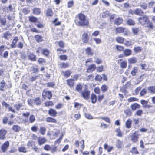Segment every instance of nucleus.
I'll list each match as a JSON object with an SVG mask.
<instances>
[{
    "mask_svg": "<svg viewBox=\"0 0 155 155\" xmlns=\"http://www.w3.org/2000/svg\"><path fill=\"white\" fill-rule=\"evenodd\" d=\"M76 25L78 26H87L89 25V21L86 16L83 14L80 13L77 15L74 21Z\"/></svg>",
    "mask_w": 155,
    "mask_h": 155,
    "instance_id": "obj_1",
    "label": "nucleus"
},
{
    "mask_svg": "<svg viewBox=\"0 0 155 155\" xmlns=\"http://www.w3.org/2000/svg\"><path fill=\"white\" fill-rule=\"evenodd\" d=\"M139 22L142 25H144L146 27L152 29L153 27L152 23L149 21L148 17L146 15H144L143 17L138 18Z\"/></svg>",
    "mask_w": 155,
    "mask_h": 155,
    "instance_id": "obj_2",
    "label": "nucleus"
},
{
    "mask_svg": "<svg viewBox=\"0 0 155 155\" xmlns=\"http://www.w3.org/2000/svg\"><path fill=\"white\" fill-rule=\"evenodd\" d=\"M74 145L76 147L79 148L80 147L79 151H82V150H84L85 148L84 141L83 140L79 141L77 140H75Z\"/></svg>",
    "mask_w": 155,
    "mask_h": 155,
    "instance_id": "obj_3",
    "label": "nucleus"
},
{
    "mask_svg": "<svg viewBox=\"0 0 155 155\" xmlns=\"http://www.w3.org/2000/svg\"><path fill=\"white\" fill-rule=\"evenodd\" d=\"M52 94L51 91H47L44 89L42 93V98L44 99H50L52 98Z\"/></svg>",
    "mask_w": 155,
    "mask_h": 155,
    "instance_id": "obj_4",
    "label": "nucleus"
},
{
    "mask_svg": "<svg viewBox=\"0 0 155 155\" xmlns=\"http://www.w3.org/2000/svg\"><path fill=\"white\" fill-rule=\"evenodd\" d=\"M43 148L46 151L50 150L52 153H54L56 152L57 150V147L54 146L51 147L49 145L47 144H45Z\"/></svg>",
    "mask_w": 155,
    "mask_h": 155,
    "instance_id": "obj_5",
    "label": "nucleus"
},
{
    "mask_svg": "<svg viewBox=\"0 0 155 155\" xmlns=\"http://www.w3.org/2000/svg\"><path fill=\"white\" fill-rule=\"evenodd\" d=\"M81 95L84 99L87 100L90 97V91L87 88H86L81 92Z\"/></svg>",
    "mask_w": 155,
    "mask_h": 155,
    "instance_id": "obj_6",
    "label": "nucleus"
},
{
    "mask_svg": "<svg viewBox=\"0 0 155 155\" xmlns=\"http://www.w3.org/2000/svg\"><path fill=\"white\" fill-rule=\"evenodd\" d=\"M0 90L2 91H5L6 88H10L12 86L11 84H10L9 85V87H7L6 85V83L4 80H2V81L0 82Z\"/></svg>",
    "mask_w": 155,
    "mask_h": 155,
    "instance_id": "obj_7",
    "label": "nucleus"
},
{
    "mask_svg": "<svg viewBox=\"0 0 155 155\" xmlns=\"http://www.w3.org/2000/svg\"><path fill=\"white\" fill-rule=\"evenodd\" d=\"M9 146L8 141H5L1 146V149L3 153L5 152Z\"/></svg>",
    "mask_w": 155,
    "mask_h": 155,
    "instance_id": "obj_8",
    "label": "nucleus"
},
{
    "mask_svg": "<svg viewBox=\"0 0 155 155\" xmlns=\"http://www.w3.org/2000/svg\"><path fill=\"white\" fill-rule=\"evenodd\" d=\"M140 134L137 132H135L131 135V140L134 142H136L138 141V139Z\"/></svg>",
    "mask_w": 155,
    "mask_h": 155,
    "instance_id": "obj_9",
    "label": "nucleus"
},
{
    "mask_svg": "<svg viewBox=\"0 0 155 155\" xmlns=\"http://www.w3.org/2000/svg\"><path fill=\"white\" fill-rule=\"evenodd\" d=\"M7 133V130L4 128L0 129V140H4L6 138V135Z\"/></svg>",
    "mask_w": 155,
    "mask_h": 155,
    "instance_id": "obj_10",
    "label": "nucleus"
},
{
    "mask_svg": "<svg viewBox=\"0 0 155 155\" xmlns=\"http://www.w3.org/2000/svg\"><path fill=\"white\" fill-rule=\"evenodd\" d=\"M47 141V140L45 137H39L38 138L37 142L39 146L44 144Z\"/></svg>",
    "mask_w": 155,
    "mask_h": 155,
    "instance_id": "obj_11",
    "label": "nucleus"
},
{
    "mask_svg": "<svg viewBox=\"0 0 155 155\" xmlns=\"http://www.w3.org/2000/svg\"><path fill=\"white\" fill-rule=\"evenodd\" d=\"M48 113L49 116L52 117H56L58 114L56 110L52 108H50L48 110Z\"/></svg>",
    "mask_w": 155,
    "mask_h": 155,
    "instance_id": "obj_12",
    "label": "nucleus"
},
{
    "mask_svg": "<svg viewBox=\"0 0 155 155\" xmlns=\"http://www.w3.org/2000/svg\"><path fill=\"white\" fill-rule=\"evenodd\" d=\"M81 39L83 42L84 43H87L89 42V37L87 33L85 32L82 36Z\"/></svg>",
    "mask_w": 155,
    "mask_h": 155,
    "instance_id": "obj_13",
    "label": "nucleus"
},
{
    "mask_svg": "<svg viewBox=\"0 0 155 155\" xmlns=\"http://www.w3.org/2000/svg\"><path fill=\"white\" fill-rule=\"evenodd\" d=\"M54 14V12L51 8H48L46 11L45 15L48 17H52Z\"/></svg>",
    "mask_w": 155,
    "mask_h": 155,
    "instance_id": "obj_14",
    "label": "nucleus"
},
{
    "mask_svg": "<svg viewBox=\"0 0 155 155\" xmlns=\"http://www.w3.org/2000/svg\"><path fill=\"white\" fill-rule=\"evenodd\" d=\"M3 106H4L6 108H8V110L9 111H11L12 113H15L16 111L12 107H10V105L7 104L6 102L5 101H3L2 103Z\"/></svg>",
    "mask_w": 155,
    "mask_h": 155,
    "instance_id": "obj_15",
    "label": "nucleus"
},
{
    "mask_svg": "<svg viewBox=\"0 0 155 155\" xmlns=\"http://www.w3.org/2000/svg\"><path fill=\"white\" fill-rule=\"evenodd\" d=\"M19 40L17 36H15L14 37L12 43L11 44V46L12 48H15L16 46V44Z\"/></svg>",
    "mask_w": 155,
    "mask_h": 155,
    "instance_id": "obj_16",
    "label": "nucleus"
},
{
    "mask_svg": "<svg viewBox=\"0 0 155 155\" xmlns=\"http://www.w3.org/2000/svg\"><path fill=\"white\" fill-rule=\"evenodd\" d=\"M67 84L70 88L74 87V79L70 78L66 80Z\"/></svg>",
    "mask_w": 155,
    "mask_h": 155,
    "instance_id": "obj_17",
    "label": "nucleus"
},
{
    "mask_svg": "<svg viewBox=\"0 0 155 155\" xmlns=\"http://www.w3.org/2000/svg\"><path fill=\"white\" fill-rule=\"evenodd\" d=\"M96 68V66L95 64H91L88 66L86 71V72L88 73H91L94 71Z\"/></svg>",
    "mask_w": 155,
    "mask_h": 155,
    "instance_id": "obj_18",
    "label": "nucleus"
},
{
    "mask_svg": "<svg viewBox=\"0 0 155 155\" xmlns=\"http://www.w3.org/2000/svg\"><path fill=\"white\" fill-rule=\"evenodd\" d=\"M12 34L9 31H7L3 34L2 37L6 40H9L11 38Z\"/></svg>",
    "mask_w": 155,
    "mask_h": 155,
    "instance_id": "obj_19",
    "label": "nucleus"
},
{
    "mask_svg": "<svg viewBox=\"0 0 155 155\" xmlns=\"http://www.w3.org/2000/svg\"><path fill=\"white\" fill-rule=\"evenodd\" d=\"M46 121L48 123H56L57 122L56 119L50 117H48L46 118Z\"/></svg>",
    "mask_w": 155,
    "mask_h": 155,
    "instance_id": "obj_20",
    "label": "nucleus"
},
{
    "mask_svg": "<svg viewBox=\"0 0 155 155\" xmlns=\"http://www.w3.org/2000/svg\"><path fill=\"white\" fill-rule=\"evenodd\" d=\"M34 38L36 41L38 43L41 42L43 41L42 36L39 35L37 34L35 35Z\"/></svg>",
    "mask_w": 155,
    "mask_h": 155,
    "instance_id": "obj_21",
    "label": "nucleus"
},
{
    "mask_svg": "<svg viewBox=\"0 0 155 155\" xmlns=\"http://www.w3.org/2000/svg\"><path fill=\"white\" fill-rule=\"evenodd\" d=\"M62 72L64 77L66 78H69L71 75L72 72L69 69L67 70L64 71H63Z\"/></svg>",
    "mask_w": 155,
    "mask_h": 155,
    "instance_id": "obj_22",
    "label": "nucleus"
},
{
    "mask_svg": "<svg viewBox=\"0 0 155 155\" xmlns=\"http://www.w3.org/2000/svg\"><path fill=\"white\" fill-rule=\"evenodd\" d=\"M28 21L31 23H35L38 21V18L33 16H29L28 17Z\"/></svg>",
    "mask_w": 155,
    "mask_h": 155,
    "instance_id": "obj_23",
    "label": "nucleus"
},
{
    "mask_svg": "<svg viewBox=\"0 0 155 155\" xmlns=\"http://www.w3.org/2000/svg\"><path fill=\"white\" fill-rule=\"evenodd\" d=\"M41 9L38 8H34L32 10V13L33 14L36 15H39L41 14Z\"/></svg>",
    "mask_w": 155,
    "mask_h": 155,
    "instance_id": "obj_24",
    "label": "nucleus"
},
{
    "mask_svg": "<svg viewBox=\"0 0 155 155\" xmlns=\"http://www.w3.org/2000/svg\"><path fill=\"white\" fill-rule=\"evenodd\" d=\"M12 129L15 132H18L21 130V127L17 125H14Z\"/></svg>",
    "mask_w": 155,
    "mask_h": 155,
    "instance_id": "obj_25",
    "label": "nucleus"
},
{
    "mask_svg": "<svg viewBox=\"0 0 155 155\" xmlns=\"http://www.w3.org/2000/svg\"><path fill=\"white\" fill-rule=\"evenodd\" d=\"M23 106V103H22L18 102L14 105V106L15 108V109L17 111H19L21 108Z\"/></svg>",
    "mask_w": 155,
    "mask_h": 155,
    "instance_id": "obj_26",
    "label": "nucleus"
},
{
    "mask_svg": "<svg viewBox=\"0 0 155 155\" xmlns=\"http://www.w3.org/2000/svg\"><path fill=\"white\" fill-rule=\"evenodd\" d=\"M34 103L37 106L40 105L42 103L41 100L39 97L35 98L34 99Z\"/></svg>",
    "mask_w": 155,
    "mask_h": 155,
    "instance_id": "obj_27",
    "label": "nucleus"
},
{
    "mask_svg": "<svg viewBox=\"0 0 155 155\" xmlns=\"http://www.w3.org/2000/svg\"><path fill=\"white\" fill-rule=\"evenodd\" d=\"M45 106L47 107H52L54 105V103L52 101H47L45 102L44 103Z\"/></svg>",
    "mask_w": 155,
    "mask_h": 155,
    "instance_id": "obj_28",
    "label": "nucleus"
},
{
    "mask_svg": "<svg viewBox=\"0 0 155 155\" xmlns=\"http://www.w3.org/2000/svg\"><path fill=\"white\" fill-rule=\"evenodd\" d=\"M28 59L33 61H35L36 60V56L33 54H30L28 56Z\"/></svg>",
    "mask_w": 155,
    "mask_h": 155,
    "instance_id": "obj_29",
    "label": "nucleus"
},
{
    "mask_svg": "<svg viewBox=\"0 0 155 155\" xmlns=\"http://www.w3.org/2000/svg\"><path fill=\"white\" fill-rule=\"evenodd\" d=\"M6 20L5 18L1 17V16L0 15V24L2 26H4L6 24Z\"/></svg>",
    "mask_w": 155,
    "mask_h": 155,
    "instance_id": "obj_30",
    "label": "nucleus"
},
{
    "mask_svg": "<svg viewBox=\"0 0 155 155\" xmlns=\"http://www.w3.org/2000/svg\"><path fill=\"white\" fill-rule=\"evenodd\" d=\"M15 18V14L14 13L9 14L7 16V18L9 21L14 20Z\"/></svg>",
    "mask_w": 155,
    "mask_h": 155,
    "instance_id": "obj_31",
    "label": "nucleus"
},
{
    "mask_svg": "<svg viewBox=\"0 0 155 155\" xmlns=\"http://www.w3.org/2000/svg\"><path fill=\"white\" fill-rule=\"evenodd\" d=\"M61 68H66L69 66V64L67 62H62L60 64Z\"/></svg>",
    "mask_w": 155,
    "mask_h": 155,
    "instance_id": "obj_32",
    "label": "nucleus"
},
{
    "mask_svg": "<svg viewBox=\"0 0 155 155\" xmlns=\"http://www.w3.org/2000/svg\"><path fill=\"white\" fill-rule=\"evenodd\" d=\"M13 8L11 5H9L8 7H5L3 8V11H5L7 13H8L9 11H12Z\"/></svg>",
    "mask_w": 155,
    "mask_h": 155,
    "instance_id": "obj_33",
    "label": "nucleus"
},
{
    "mask_svg": "<svg viewBox=\"0 0 155 155\" xmlns=\"http://www.w3.org/2000/svg\"><path fill=\"white\" fill-rule=\"evenodd\" d=\"M140 105L137 103H135L131 106L132 110H136L137 109L140 108Z\"/></svg>",
    "mask_w": 155,
    "mask_h": 155,
    "instance_id": "obj_34",
    "label": "nucleus"
},
{
    "mask_svg": "<svg viewBox=\"0 0 155 155\" xmlns=\"http://www.w3.org/2000/svg\"><path fill=\"white\" fill-rule=\"evenodd\" d=\"M18 150L20 152L26 153L27 152L26 148L24 146H21L18 148Z\"/></svg>",
    "mask_w": 155,
    "mask_h": 155,
    "instance_id": "obj_35",
    "label": "nucleus"
},
{
    "mask_svg": "<svg viewBox=\"0 0 155 155\" xmlns=\"http://www.w3.org/2000/svg\"><path fill=\"white\" fill-rule=\"evenodd\" d=\"M102 77L101 75H97V81H101L103 78L104 80L106 81L107 80V78L105 74H102Z\"/></svg>",
    "mask_w": 155,
    "mask_h": 155,
    "instance_id": "obj_36",
    "label": "nucleus"
},
{
    "mask_svg": "<svg viewBox=\"0 0 155 155\" xmlns=\"http://www.w3.org/2000/svg\"><path fill=\"white\" fill-rule=\"evenodd\" d=\"M42 54L46 57H48L50 54L49 51L47 49H44L43 50Z\"/></svg>",
    "mask_w": 155,
    "mask_h": 155,
    "instance_id": "obj_37",
    "label": "nucleus"
},
{
    "mask_svg": "<svg viewBox=\"0 0 155 155\" xmlns=\"http://www.w3.org/2000/svg\"><path fill=\"white\" fill-rule=\"evenodd\" d=\"M124 54L126 56L130 55L132 54V51L131 50L126 49L124 50L123 52Z\"/></svg>",
    "mask_w": 155,
    "mask_h": 155,
    "instance_id": "obj_38",
    "label": "nucleus"
},
{
    "mask_svg": "<svg viewBox=\"0 0 155 155\" xmlns=\"http://www.w3.org/2000/svg\"><path fill=\"white\" fill-rule=\"evenodd\" d=\"M132 121L130 119H128L126 122V126L127 128H130L131 126Z\"/></svg>",
    "mask_w": 155,
    "mask_h": 155,
    "instance_id": "obj_39",
    "label": "nucleus"
},
{
    "mask_svg": "<svg viewBox=\"0 0 155 155\" xmlns=\"http://www.w3.org/2000/svg\"><path fill=\"white\" fill-rule=\"evenodd\" d=\"M83 88V86L81 84H78L75 87V90L79 92L81 91Z\"/></svg>",
    "mask_w": 155,
    "mask_h": 155,
    "instance_id": "obj_40",
    "label": "nucleus"
},
{
    "mask_svg": "<svg viewBox=\"0 0 155 155\" xmlns=\"http://www.w3.org/2000/svg\"><path fill=\"white\" fill-rule=\"evenodd\" d=\"M22 12L25 15H27L29 13L30 10L28 8H25L22 10Z\"/></svg>",
    "mask_w": 155,
    "mask_h": 155,
    "instance_id": "obj_41",
    "label": "nucleus"
},
{
    "mask_svg": "<svg viewBox=\"0 0 155 155\" xmlns=\"http://www.w3.org/2000/svg\"><path fill=\"white\" fill-rule=\"evenodd\" d=\"M86 53L88 55H92L93 54L92 50L90 47H87L85 49Z\"/></svg>",
    "mask_w": 155,
    "mask_h": 155,
    "instance_id": "obj_42",
    "label": "nucleus"
},
{
    "mask_svg": "<svg viewBox=\"0 0 155 155\" xmlns=\"http://www.w3.org/2000/svg\"><path fill=\"white\" fill-rule=\"evenodd\" d=\"M138 70V68L137 67H134L131 71V74L133 76L135 75Z\"/></svg>",
    "mask_w": 155,
    "mask_h": 155,
    "instance_id": "obj_43",
    "label": "nucleus"
},
{
    "mask_svg": "<svg viewBox=\"0 0 155 155\" xmlns=\"http://www.w3.org/2000/svg\"><path fill=\"white\" fill-rule=\"evenodd\" d=\"M91 100L92 102L93 103H95L97 101V97L96 95L93 93L91 95Z\"/></svg>",
    "mask_w": 155,
    "mask_h": 155,
    "instance_id": "obj_44",
    "label": "nucleus"
},
{
    "mask_svg": "<svg viewBox=\"0 0 155 155\" xmlns=\"http://www.w3.org/2000/svg\"><path fill=\"white\" fill-rule=\"evenodd\" d=\"M123 22V19L121 18H118L115 21V24L118 25L121 24Z\"/></svg>",
    "mask_w": 155,
    "mask_h": 155,
    "instance_id": "obj_45",
    "label": "nucleus"
},
{
    "mask_svg": "<svg viewBox=\"0 0 155 155\" xmlns=\"http://www.w3.org/2000/svg\"><path fill=\"white\" fill-rule=\"evenodd\" d=\"M134 13L137 15H141L143 14V12L141 9H137L135 10Z\"/></svg>",
    "mask_w": 155,
    "mask_h": 155,
    "instance_id": "obj_46",
    "label": "nucleus"
},
{
    "mask_svg": "<svg viewBox=\"0 0 155 155\" xmlns=\"http://www.w3.org/2000/svg\"><path fill=\"white\" fill-rule=\"evenodd\" d=\"M56 43V42H55ZM60 48H63L65 47V45L64 42L62 41H60L58 42H56Z\"/></svg>",
    "mask_w": 155,
    "mask_h": 155,
    "instance_id": "obj_47",
    "label": "nucleus"
},
{
    "mask_svg": "<svg viewBox=\"0 0 155 155\" xmlns=\"http://www.w3.org/2000/svg\"><path fill=\"white\" fill-rule=\"evenodd\" d=\"M46 131V129L44 127H41L40 129V132L41 134L44 135Z\"/></svg>",
    "mask_w": 155,
    "mask_h": 155,
    "instance_id": "obj_48",
    "label": "nucleus"
},
{
    "mask_svg": "<svg viewBox=\"0 0 155 155\" xmlns=\"http://www.w3.org/2000/svg\"><path fill=\"white\" fill-rule=\"evenodd\" d=\"M38 62L39 64H42L43 63H45L46 62L45 59L42 58H39L38 60Z\"/></svg>",
    "mask_w": 155,
    "mask_h": 155,
    "instance_id": "obj_49",
    "label": "nucleus"
},
{
    "mask_svg": "<svg viewBox=\"0 0 155 155\" xmlns=\"http://www.w3.org/2000/svg\"><path fill=\"white\" fill-rule=\"evenodd\" d=\"M128 61L130 63L134 64L137 62V60L135 57H132L128 59Z\"/></svg>",
    "mask_w": 155,
    "mask_h": 155,
    "instance_id": "obj_50",
    "label": "nucleus"
},
{
    "mask_svg": "<svg viewBox=\"0 0 155 155\" xmlns=\"http://www.w3.org/2000/svg\"><path fill=\"white\" fill-rule=\"evenodd\" d=\"M124 113L127 117H130L132 115V112L130 109H126L124 110Z\"/></svg>",
    "mask_w": 155,
    "mask_h": 155,
    "instance_id": "obj_51",
    "label": "nucleus"
},
{
    "mask_svg": "<svg viewBox=\"0 0 155 155\" xmlns=\"http://www.w3.org/2000/svg\"><path fill=\"white\" fill-rule=\"evenodd\" d=\"M127 23L130 25H133L135 24L134 21L131 19H128L127 21Z\"/></svg>",
    "mask_w": 155,
    "mask_h": 155,
    "instance_id": "obj_52",
    "label": "nucleus"
},
{
    "mask_svg": "<svg viewBox=\"0 0 155 155\" xmlns=\"http://www.w3.org/2000/svg\"><path fill=\"white\" fill-rule=\"evenodd\" d=\"M29 120L31 123H33L35 120L34 115L33 114L31 115L29 117Z\"/></svg>",
    "mask_w": 155,
    "mask_h": 155,
    "instance_id": "obj_53",
    "label": "nucleus"
},
{
    "mask_svg": "<svg viewBox=\"0 0 155 155\" xmlns=\"http://www.w3.org/2000/svg\"><path fill=\"white\" fill-rule=\"evenodd\" d=\"M63 104L61 103H58L55 106L56 109L59 110L63 108Z\"/></svg>",
    "mask_w": 155,
    "mask_h": 155,
    "instance_id": "obj_54",
    "label": "nucleus"
},
{
    "mask_svg": "<svg viewBox=\"0 0 155 155\" xmlns=\"http://www.w3.org/2000/svg\"><path fill=\"white\" fill-rule=\"evenodd\" d=\"M74 107L75 108L80 109L83 106V105L80 104L78 103L75 102L74 103Z\"/></svg>",
    "mask_w": 155,
    "mask_h": 155,
    "instance_id": "obj_55",
    "label": "nucleus"
},
{
    "mask_svg": "<svg viewBox=\"0 0 155 155\" xmlns=\"http://www.w3.org/2000/svg\"><path fill=\"white\" fill-rule=\"evenodd\" d=\"M116 40L118 42L122 43L124 41V38L121 37H118L117 38Z\"/></svg>",
    "mask_w": 155,
    "mask_h": 155,
    "instance_id": "obj_56",
    "label": "nucleus"
},
{
    "mask_svg": "<svg viewBox=\"0 0 155 155\" xmlns=\"http://www.w3.org/2000/svg\"><path fill=\"white\" fill-rule=\"evenodd\" d=\"M147 92V89H143L140 91V96H143L146 94Z\"/></svg>",
    "mask_w": 155,
    "mask_h": 155,
    "instance_id": "obj_57",
    "label": "nucleus"
},
{
    "mask_svg": "<svg viewBox=\"0 0 155 155\" xmlns=\"http://www.w3.org/2000/svg\"><path fill=\"white\" fill-rule=\"evenodd\" d=\"M63 136V135L62 134L60 137L57 139L54 142L55 144H59L60 143L62 139Z\"/></svg>",
    "mask_w": 155,
    "mask_h": 155,
    "instance_id": "obj_58",
    "label": "nucleus"
},
{
    "mask_svg": "<svg viewBox=\"0 0 155 155\" xmlns=\"http://www.w3.org/2000/svg\"><path fill=\"white\" fill-rule=\"evenodd\" d=\"M61 60L65 61L67 59V56L66 55H61L59 56Z\"/></svg>",
    "mask_w": 155,
    "mask_h": 155,
    "instance_id": "obj_59",
    "label": "nucleus"
},
{
    "mask_svg": "<svg viewBox=\"0 0 155 155\" xmlns=\"http://www.w3.org/2000/svg\"><path fill=\"white\" fill-rule=\"evenodd\" d=\"M124 29L121 27L118 28L116 29L117 33H121L124 32Z\"/></svg>",
    "mask_w": 155,
    "mask_h": 155,
    "instance_id": "obj_60",
    "label": "nucleus"
},
{
    "mask_svg": "<svg viewBox=\"0 0 155 155\" xmlns=\"http://www.w3.org/2000/svg\"><path fill=\"white\" fill-rule=\"evenodd\" d=\"M115 131L117 133V135L119 137H122V135L119 128H117L115 130Z\"/></svg>",
    "mask_w": 155,
    "mask_h": 155,
    "instance_id": "obj_61",
    "label": "nucleus"
},
{
    "mask_svg": "<svg viewBox=\"0 0 155 155\" xmlns=\"http://www.w3.org/2000/svg\"><path fill=\"white\" fill-rule=\"evenodd\" d=\"M47 86L50 87H54L55 86V84L53 82H49L46 83Z\"/></svg>",
    "mask_w": 155,
    "mask_h": 155,
    "instance_id": "obj_62",
    "label": "nucleus"
},
{
    "mask_svg": "<svg viewBox=\"0 0 155 155\" xmlns=\"http://www.w3.org/2000/svg\"><path fill=\"white\" fill-rule=\"evenodd\" d=\"M31 129L32 132H36L38 130V128L37 126L34 125L31 127Z\"/></svg>",
    "mask_w": 155,
    "mask_h": 155,
    "instance_id": "obj_63",
    "label": "nucleus"
},
{
    "mask_svg": "<svg viewBox=\"0 0 155 155\" xmlns=\"http://www.w3.org/2000/svg\"><path fill=\"white\" fill-rule=\"evenodd\" d=\"M148 90L152 93H155V86L149 87L148 88Z\"/></svg>",
    "mask_w": 155,
    "mask_h": 155,
    "instance_id": "obj_64",
    "label": "nucleus"
}]
</instances>
